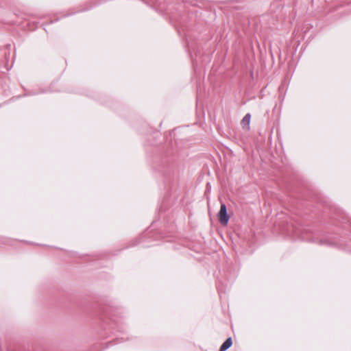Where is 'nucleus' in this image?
<instances>
[{
  "label": "nucleus",
  "instance_id": "f257e3e1",
  "mask_svg": "<svg viewBox=\"0 0 351 351\" xmlns=\"http://www.w3.org/2000/svg\"><path fill=\"white\" fill-rule=\"evenodd\" d=\"M218 217L219 221L222 225L226 226L228 224L230 217L227 212V207L224 203L221 204Z\"/></svg>",
  "mask_w": 351,
  "mask_h": 351
},
{
  "label": "nucleus",
  "instance_id": "f03ea898",
  "mask_svg": "<svg viewBox=\"0 0 351 351\" xmlns=\"http://www.w3.org/2000/svg\"><path fill=\"white\" fill-rule=\"evenodd\" d=\"M232 345V340L231 337H228L221 346L219 351H226Z\"/></svg>",
  "mask_w": 351,
  "mask_h": 351
},
{
  "label": "nucleus",
  "instance_id": "7ed1b4c3",
  "mask_svg": "<svg viewBox=\"0 0 351 351\" xmlns=\"http://www.w3.org/2000/svg\"><path fill=\"white\" fill-rule=\"evenodd\" d=\"M250 119H251V115L250 113H247L244 116V117L243 118V119L241 121V125H242L243 128H245V126H247V128H249Z\"/></svg>",
  "mask_w": 351,
  "mask_h": 351
}]
</instances>
